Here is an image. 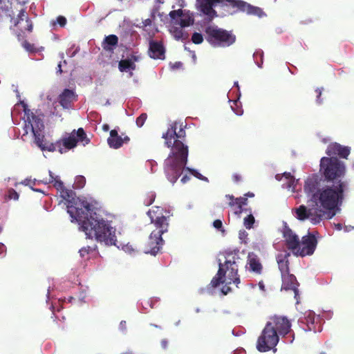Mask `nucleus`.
<instances>
[{
    "mask_svg": "<svg viewBox=\"0 0 354 354\" xmlns=\"http://www.w3.org/2000/svg\"><path fill=\"white\" fill-rule=\"evenodd\" d=\"M304 189L315 207L299 206L295 209L296 218L300 221L310 219L313 223H317L322 221L324 210H335L342 204L348 182L339 180L335 183L321 185L318 178L313 176L305 180Z\"/></svg>",
    "mask_w": 354,
    "mask_h": 354,
    "instance_id": "obj_1",
    "label": "nucleus"
},
{
    "mask_svg": "<svg viewBox=\"0 0 354 354\" xmlns=\"http://www.w3.org/2000/svg\"><path fill=\"white\" fill-rule=\"evenodd\" d=\"M21 106L24 112V131L25 135L31 133L35 138V144L42 150L48 151H59L64 153L75 148L80 142L84 141L86 138V133L82 128L73 130L71 133H65L62 138L56 143H50L47 145L43 143L44 138V124L42 118L35 115L28 109L27 104L21 101L17 106Z\"/></svg>",
    "mask_w": 354,
    "mask_h": 354,
    "instance_id": "obj_2",
    "label": "nucleus"
},
{
    "mask_svg": "<svg viewBox=\"0 0 354 354\" xmlns=\"http://www.w3.org/2000/svg\"><path fill=\"white\" fill-rule=\"evenodd\" d=\"M177 122L171 124L162 137L167 147L171 148L167 159L165 160V171L171 183H174L180 176L187 163L188 147L184 144L185 130L180 127L178 132Z\"/></svg>",
    "mask_w": 354,
    "mask_h": 354,
    "instance_id": "obj_3",
    "label": "nucleus"
},
{
    "mask_svg": "<svg viewBox=\"0 0 354 354\" xmlns=\"http://www.w3.org/2000/svg\"><path fill=\"white\" fill-rule=\"evenodd\" d=\"M48 173L50 178L48 183H54V186L60 192V197L62 198L60 203L66 206L67 213L71 216V221L78 224L79 230L84 232L87 239L88 237V202L86 198L81 199L76 197L73 190L64 188L59 176H54L51 171ZM45 183H47V181Z\"/></svg>",
    "mask_w": 354,
    "mask_h": 354,
    "instance_id": "obj_4",
    "label": "nucleus"
},
{
    "mask_svg": "<svg viewBox=\"0 0 354 354\" xmlns=\"http://www.w3.org/2000/svg\"><path fill=\"white\" fill-rule=\"evenodd\" d=\"M104 209L95 199L90 200V226L95 241L106 245H116L115 230L104 218Z\"/></svg>",
    "mask_w": 354,
    "mask_h": 354,
    "instance_id": "obj_5",
    "label": "nucleus"
},
{
    "mask_svg": "<svg viewBox=\"0 0 354 354\" xmlns=\"http://www.w3.org/2000/svg\"><path fill=\"white\" fill-rule=\"evenodd\" d=\"M243 263L240 257L239 250L225 251L224 253V261L218 260V270L209 283L211 287L216 288L220 284L235 283L238 285L241 282L239 275V266Z\"/></svg>",
    "mask_w": 354,
    "mask_h": 354,
    "instance_id": "obj_6",
    "label": "nucleus"
},
{
    "mask_svg": "<svg viewBox=\"0 0 354 354\" xmlns=\"http://www.w3.org/2000/svg\"><path fill=\"white\" fill-rule=\"evenodd\" d=\"M147 214L151 223L155 225L156 230L149 234L145 252L156 255L159 252L164 243L162 236L168 231L169 222L167 217L163 215L162 209L160 207H155L152 209H149Z\"/></svg>",
    "mask_w": 354,
    "mask_h": 354,
    "instance_id": "obj_7",
    "label": "nucleus"
},
{
    "mask_svg": "<svg viewBox=\"0 0 354 354\" xmlns=\"http://www.w3.org/2000/svg\"><path fill=\"white\" fill-rule=\"evenodd\" d=\"M199 4L201 11L207 15L209 20H212L216 16V11L214 10V6L217 3H221L226 1L227 6L235 8L236 12H245L248 15H256L258 17H263L266 13L263 10L259 7H255L248 2L242 0H197Z\"/></svg>",
    "mask_w": 354,
    "mask_h": 354,
    "instance_id": "obj_8",
    "label": "nucleus"
},
{
    "mask_svg": "<svg viewBox=\"0 0 354 354\" xmlns=\"http://www.w3.org/2000/svg\"><path fill=\"white\" fill-rule=\"evenodd\" d=\"M22 7L17 0H0V15L4 14L10 17L11 23L19 26L21 30L31 31L32 23Z\"/></svg>",
    "mask_w": 354,
    "mask_h": 354,
    "instance_id": "obj_9",
    "label": "nucleus"
},
{
    "mask_svg": "<svg viewBox=\"0 0 354 354\" xmlns=\"http://www.w3.org/2000/svg\"><path fill=\"white\" fill-rule=\"evenodd\" d=\"M320 172L328 183H335L345 175V163L335 156L322 157L320 160Z\"/></svg>",
    "mask_w": 354,
    "mask_h": 354,
    "instance_id": "obj_10",
    "label": "nucleus"
},
{
    "mask_svg": "<svg viewBox=\"0 0 354 354\" xmlns=\"http://www.w3.org/2000/svg\"><path fill=\"white\" fill-rule=\"evenodd\" d=\"M204 32L206 41L214 48H226L236 41V36L232 31L218 28L216 25L207 26Z\"/></svg>",
    "mask_w": 354,
    "mask_h": 354,
    "instance_id": "obj_11",
    "label": "nucleus"
},
{
    "mask_svg": "<svg viewBox=\"0 0 354 354\" xmlns=\"http://www.w3.org/2000/svg\"><path fill=\"white\" fill-rule=\"evenodd\" d=\"M279 342V334L274 326L272 319L268 322L257 342V348L260 352H266L274 348Z\"/></svg>",
    "mask_w": 354,
    "mask_h": 354,
    "instance_id": "obj_12",
    "label": "nucleus"
},
{
    "mask_svg": "<svg viewBox=\"0 0 354 354\" xmlns=\"http://www.w3.org/2000/svg\"><path fill=\"white\" fill-rule=\"evenodd\" d=\"M318 242L315 234L308 233L306 236L301 237V241L299 243L297 255L306 257V255L313 254L317 247Z\"/></svg>",
    "mask_w": 354,
    "mask_h": 354,
    "instance_id": "obj_13",
    "label": "nucleus"
},
{
    "mask_svg": "<svg viewBox=\"0 0 354 354\" xmlns=\"http://www.w3.org/2000/svg\"><path fill=\"white\" fill-rule=\"evenodd\" d=\"M283 238L286 241V247L288 250H292L294 254L297 255L298 248L299 245V237L292 232L287 224L284 225Z\"/></svg>",
    "mask_w": 354,
    "mask_h": 354,
    "instance_id": "obj_14",
    "label": "nucleus"
},
{
    "mask_svg": "<svg viewBox=\"0 0 354 354\" xmlns=\"http://www.w3.org/2000/svg\"><path fill=\"white\" fill-rule=\"evenodd\" d=\"M326 153L328 156H339L347 159L351 153V148L347 146H342L337 142L330 143L326 150Z\"/></svg>",
    "mask_w": 354,
    "mask_h": 354,
    "instance_id": "obj_15",
    "label": "nucleus"
},
{
    "mask_svg": "<svg viewBox=\"0 0 354 354\" xmlns=\"http://www.w3.org/2000/svg\"><path fill=\"white\" fill-rule=\"evenodd\" d=\"M272 319L278 335H286L290 331L291 324L286 317H277V315H275Z\"/></svg>",
    "mask_w": 354,
    "mask_h": 354,
    "instance_id": "obj_16",
    "label": "nucleus"
},
{
    "mask_svg": "<svg viewBox=\"0 0 354 354\" xmlns=\"http://www.w3.org/2000/svg\"><path fill=\"white\" fill-rule=\"evenodd\" d=\"M298 286L299 283L295 275L290 274L289 271L282 277L281 288L286 290H293L295 297H297L299 294Z\"/></svg>",
    "mask_w": 354,
    "mask_h": 354,
    "instance_id": "obj_17",
    "label": "nucleus"
},
{
    "mask_svg": "<svg viewBox=\"0 0 354 354\" xmlns=\"http://www.w3.org/2000/svg\"><path fill=\"white\" fill-rule=\"evenodd\" d=\"M130 140L128 136L122 137L119 136L117 129H112L110 131L109 136L107 139V143L112 149H119L123 145V143H127Z\"/></svg>",
    "mask_w": 354,
    "mask_h": 354,
    "instance_id": "obj_18",
    "label": "nucleus"
},
{
    "mask_svg": "<svg viewBox=\"0 0 354 354\" xmlns=\"http://www.w3.org/2000/svg\"><path fill=\"white\" fill-rule=\"evenodd\" d=\"M149 56L152 59H164L165 57V48L162 41H149Z\"/></svg>",
    "mask_w": 354,
    "mask_h": 354,
    "instance_id": "obj_19",
    "label": "nucleus"
},
{
    "mask_svg": "<svg viewBox=\"0 0 354 354\" xmlns=\"http://www.w3.org/2000/svg\"><path fill=\"white\" fill-rule=\"evenodd\" d=\"M75 100L76 95L72 90L65 89L59 95V103L64 109H69Z\"/></svg>",
    "mask_w": 354,
    "mask_h": 354,
    "instance_id": "obj_20",
    "label": "nucleus"
},
{
    "mask_svg": "<svg viewBox=\"0 0 354 354\" xmlns=\"http://www.w3.org/2000/svg\"><path fill=\"white\" fill-rule=\"evenodd\" d=\"M118 44V38L115 35L106 36L102 42V47L106 51H113Z\"/></svg>",
    "mask_w": 354,
    "mask_h": 354,
    "instance_id": "obj_21",
    "label": "nucleus"
},
{
    "mask_svg": "<svg viewBox=\"0 0 354 354\" xmlns=\"http://www.w3.org/2000/svg\"><path fill=\"white\" fill-rule=\"evenodd\" d=\"M118 68L120 72H127L128 70H135L136 65L130 59H123L119 62Z\"/></svg>",
    "mask_w": 354,
    "mask_h": 354,
    "instance_id": "obj_22",
    "label": "nucleus"
},
{
    "mask_svg": "<svg viewBox=\"0 0 354 354\" xmlns=\"http://www.w3.org/2000/svg\"><path fill=\"white\" fill-rule=\"evenodd\" d=\"M248 264L251 271L257 274H260L262 271V264L257 257H249Z\"/></svg>",
    "mask_w": 354,
    "mask_h": 354,
    "instance_id": "obj_23",
    "label": "nucleus"
},
{
    "mask_svg": "<svg viewBox=\"0 0 354 354\" xmlns=\"http://www.w3.org/2000/svg\"><path fill=\"white\" fill-rule=\"evenodd\" d=\"M287 257L288 254H286V256L281 259H278V266L281 270V278L284 277L286 273L289 272V261L288 260Z\"/></svg>",
    "mask_w": 354,
    "mask_h": 354,
    "instance_id": "obj_24",
    "label": "nucleus"
},
{
    "mask_svg": "<svg viewBox=\"0 0 354 354\" xmlns=\"http://www.w3.org/2000/svg\"><path fill=\"white\" fill-rule=\"evenodd\" d=\"M304 324H307V329L308 330L316 331V327L315 325V315L312 313H309L308 315H306L304 320L302 321Z\"/></svg>",
    "mask_w": 354,
    "mask_h": 354,
    "instance_id": "obj_25",
    "label": "nucleus"
},
{
    "mask_svg": "<svg viewBox=\"0 0 354 354\" xmlns=\"http://www.w3.org/2000/svg\"><path fill=\"white\" fill-rule=\"evenodd\" d=\"M171 34L176 39H186L187 35H185L181 26L178 27H171L170 30Z\"/></svg>",
    "mask_w": 354,
    "mask_h": 354,
    "instance_id": "obj_26",
    "label": "nucleus"
},
{
    "mask_svg": "<svg viewBox=\"0 0 354 354\" xmlns=\"http://www.w3.org/2000/svg\"><path fill=\"white\" fill-rule=\"evenodd\" d=\"M66 18L64 16H58L55 19H53L50 22V26L53 30H55L57 26L64 27L66 24Z\"/></svg>",
    "mask_w": 354,
    "mask_h": 354,
    "instance_id": "obj_27",
    "label": "nucleus"
},
{
    "mask_svg": "<svg viewBox=\"0 0 354 354\" xmlns=\"http://www.w3.org/2000/svg\"><path fill=\"white\" fill-rule=\"evenodd\" d=\"M194 23V19L189 15H185L183 14L182 17L179 19L178 22H176L178 26H181L182 28L188 26Z\"/></svg>",
    "mask_w": 354,
    "mask_h": 354,
    "instance_id": "obj_28",
    "label": "nucleus"
},
{
    "mask_svg": "<svg viewBox=\"0 0 354 354\" xmlns=\"http://www.w3.org/2000/svg\"><path fill=\"white\" fill-rule=\"evenodd\" d=\"M182 9H178L177 10H173L169 12V17L174 25H177L176 22H179V19L182 17Z\"/></svg>",
    "mask_w": 354,
    "mask_h": 354,
    "instance_id": "obj_29",
    "label": "nucleus"
},
{
    "mask_svg": "<svg viewBox=\"0 0 354 354\" xmlns=\"http://www.w3.org/2000/svg\"><path fill=\"white\" fill-rule=\"evenodd\" d=\"M86 180L83 176H77L75 178L73 183V187L75 189H82L86 185Z\"/></svg>",
    "mask_w": 354,
    "mask_h": 354,
    "instance_id": "obj_30",
    "label": "nucleus"
},
{
    "mask_svg": "<svg viewBox=\"0 0 354 354\" xmlns=\"http://www.w3.org/2000/svg\"><path fill=\"white\" fill-rule=\"evenodd\" d=\"M247 201L248 198L247 197H245V196L238 197V198L235 199V204H236L239 207V210L236 213L240 214L242 212V211H243V206H244V205H246Z\"/></svg>",
    "mask_w": 354,
    "mask_h": 354,
    "instance_id": "obj_31",
    "label": "nucleus"
},
{
    "mask_svg": "<svg viewBox=\"0 0 354 354\" xmlns=\"http://www.w3.org/2000/svg\"><path fill=\"white\" fill-rule=\"evenodd\" d=\"M254 223V217L252 214H248V216L245 217L243 219L244 226L250 230L252 228Z\"/></svg>",
    "mask_w": 354,
    "mask_h": 354,
    "instance_id": "obj_32",
    "label": "nucleus"
},
{
    "mask_svg": "<svg viewBox=\"0 0 354 354\" xmlns=\"http://www.w3.org/2000/svg\"><path fill=\"white\" fill-rule=\"evenodd\" d=\"M151 17V18L145 19L142 22V28H143L146 31H148V30H149V28H147L148 26H149L150 28V26H152L153 19L156 18L155 12H152Z\"/></svg>",
    "mask_w": 354,
    "mask_h": 354,
    "instance_id": "obj_33",
    "label": "nucleus"
},
{
    "mask_svg": "<svg viewBox=\"0 0 354 354\" xmlns=\"http://www.w3.org/2000/svg\"><path fill=\"white\" fill-rule=\"evenodd\" d=\"M192 41L194 44H201L204 41V36L201 32H195L192 35Z\"/></svg>",
    "mask_w": 354,
    "mask_h": 354,
    "instance_id": "obj_34",
    "label": "nucleus"
},
{
    "mask_svg": "<svg viewBox=\"0 0 354 354\" xmlns=\"http://www.w3.org/2000/svg\"><path fill=\"white\" fill-rule=\"evenodd\" d=\"M147 119V113H142L140 115L136 120V125L139 127L144 125L146 120Z\"/></svg>",
    "mask_w": 354,
    "mask_h": 354,
    "instance_id": "obj_35",
    "label": "nucleus"
},
{
    "mask_svg": "<svg viewBox=\"0 0 354 354\" xmlns=\"http://www.w3.org/2000/svg\"><path fill=\"white\" fill-rule=\"evenodd\" d=\"M156 200V194L155 193H149L147 197V198L144 201V203L147 206H150L154 201Z\"/></svg>",
    "mask_w": 354,
    "mask_h": 354,
    "instance_id": "obj_36",
    "label": "nucleus"
},
{
    "mask_svg": "<svg viewBox=\"0 0 354 354\" xmlns=\"http://www.w3.org/2000/svg\"><path fill=\"white\" fill-rule=\"evenodd\" d=\"M79 50L80 48L78 46L73 45V46H71L70 48L67 50L66 54L68 57H73L77 53Z\"/></svg>",
    "mask_w": 354,
    "mask_h": 354,
    "instance_id": "obj_37",
    "label": "nucleus"
},
{
    "mask_svg": "<svg viewBox=\"0 0 354 354\" xmlns=\"http://www.w3.org/2000/svg\"><path fill=\"white\" fill-rule=\"evenodd\" d=\"M187 169H188L189 171V172L192 174L193 176L198 178V179H201V180H208L207 177L201 175V174L199 173L198 171H197V170L190 169H189V167H187Z\"/></svg>",
    "mask_w": 354,
    "mask_h": 354,
    "instance_id": "obj_38",
    "label": "nucleus"
},
{
    "mask_svg": "<svg viewBox=\"0 0 354 354\" xmlns=\"http://www.w3.org/2000/svg\"><path fill=\"white\" fill-rule=\"evenodd\" d=\"M90 252H91V257H99V253L97 250V245L96 244L91 245H90Z\"/></svg>",
    "mask_w": 354,
    "mask_h": 354,
    "instance_id": "obj_39",
    "label": "nucleus"
},
{
    "mask_svg": "<svg viewBox=\"0 0 354 354\" xmlns=\"http://www.w3.org/2000/svg\"><path fill=\"white\" fill-rule=\"evenodd\" d=\"M8 198L10 199H13L15 201H17L19 199V194L15 189H10L8 190Z\"/></svg>",
    "mask_w": 354,
    "mask_h": 354,
    "instance_id": "obj_40",
    "label": "nucleus"
},
{
    "mask_svg": "<svg viewBox=\"0 0 354 354\" xmlns=\"http://www.w3.org/2000/svg\"><path fill=\"white\" fill-rule=\"evenodd\" d=\"M214 227L218 230H221L222 232H224L225 230L223 227V223L221 220L220 219H216L213 222Z\"/></svg>",
    "mask_w": 354,
    "mask_h": 354,
    "instance_id": "obj_41",
    "label": "nucleus"
},
{
    "mask_svg": "<svg viewBox=\"0 0 354 354\" xmlns=\"http://www.w3.org/2000/svg\"><path fill=\"white\" fill-rule=\"evenodd\" d=\"M87 295L86 292H82L80 294L78 301L82 303H86L87 301Z\"/></svg>",
    "mask_w": 354,
    "mask_h": 354,
    "instance_id": "obj_42",
    "label": "nucleus"
},
{
    "mask_svg": "<svg viewBox=\"0 0 354 354\" xmlns=\"http://www.w3.org/2000/svg\"><path fill=\"white\" fill-rule=\"evenodd\" d=\"M123 250H125L126 252H128L129 253H132V252H134L135 249H133V245L131 244H126L124 247H123Z\"/></svg>",
    "mask_w": 354,
    "mask_h": 354,
    "instance_id": "obj_43",
    "label": "nucleus"
},
{
    "mask_svg": "<svg viewBox=\"0 0 354 354\" xmlns=\"http://www.w3.org/2000/svg\"><path fill=\"white\" fill-rule=\"evenodd\" d=\"M80 257H84L88 254V249L86 248H82L79 250Z\"/></svg>",
    "mask_w": 354,
    "mask_h": 354,
    "instance_id": "obj_44",
    "label": "nucleus"
},
{
    "mask_svg": "<svg viewBox=\"0 0 354 354\" xmlns=\"http://www.w3.org/2000/svg\"><path fill=\"white\" fill-rule=\"evenodd\" d=\"M119 328L122 332L127 331V323L126 321H121L119 325Z\"/></svg>",
    "mask_w": 354,
    "mask_h": 354,
    "instance_id": "obj_45",
    "label": "nucleus"
},
{
    "mask_svg": "<svg viewBox=\"0 0 354 354\" xmlns=\"http://www.w3.org/2000/svg\"><path fill=\"white\" fill-rule=\"evenodd\" d=\"M66 60H64L63 62H60L58 65H57V73H62L63 72L62 68V66L63 65H66Z\"/></svg>",
    "mask_w": 354,
    "mask_h": 354,
    "instance_id": "obj_46",
    "label": "nucleus"
},
{
    "mask_svg": "<svg viewBox=\"0 0 354 354\" xmlns=\"http://www.w3.org/2000/svg\"><path fill=\"white\" fill-rule=\"evenodd\" d=\"M232 180L235 183H239V181H241L242 180V177L241 175H239V174H234L232 175Z\"/></svg>",
    "mask_w": 354,
    "mask_h": 354,
    "instance_id": "obj_47",
    "label": "nucleus"
},
{
    "mask_svg": "<svg viewBox=\"0 0 354 354\" xmlns=\"http://www.w3.org/2000/svg\"><path fill=\"white\" fill-rule=\"evenodd\" d=\"M23 46L28 51H32L33 50L32 45L26 42V41H25L23 44Z\"/></svg>",
    "mask_w": 354,
    "mask_h": 354,
    "instance_id": "obj_48",
    "label": "nucleus"
},
{
    "mask_svg": "<svg viewBox=\"0 0 354 354\" xmlns=\"http://www.w3.org/2000/svg\"><path fill=\"white\" fill-rule=\"evenodd\" d=\"M161 347L166 349L169 345V341L167 339H162L160 342Z\"/></svg>",
    "mask_w": 354,
    "mask_h": 354,
    "instance_id": "obj_49",
    "label": "nucleus"
},
{
    "mask_svg": "<svg viewBox=\"0 0 354 354\" xmlns=\"http://www.w3.org/2000/svg\"><path fill=\"white\" fill-rule=\"evenodd\" d=\"M226 196L230 200V202H229L230 206H233V205L236 204V199L234 198V197L233 196L227 195Z\"/></svg>",
    "mask_w": 354,
    "mask_h": 354,
    "instance_id": "obj_50",
    "label": "nucleus"
},
{
    "mask_svg": "<svg viewBox=\"0 0 354 354\" xmlns=\"http://www.w3.org/2000/svg\"><path fill=\"white\" fill-rule=\"evenodd\" d=\"M315 92L317 94V102L318 103H321L322 102V100H320V97H321V95H322V90L320 88H317V89H315Z\"/></svg>",
    "mask_w": 354,
    "mask_h": 354,
    "instance_id": "obj_51",
    "label": "nucleus"
},
{
    "mask_svg": "<svg viewBox=\"0 0 354 354\" xmlns=\"http://www.w3.org/2000/svg\"><path fill=\"white\" fill-rule=\"evenodd\" d=\"M6 251V247L3 243H0V255H4Z\"/></svg>",
    "mask_w": 354,
    "mask_h": 354,
    "instance_id": "obj_52",
    "label": "nucleus"
},
{
    "mask_svg": "<svg viewBox=\"0 0 354 354\" xmlns=\"http://www.w3.org/2000/svg\"><path fill=\"white\" fill-rule=\"evenodd\" d=\"M31 183H32L31 179L26 178L24 181L21 182V184L26 185V186H29L32 189V187H31V185H30Z\"/></svg>",
    "mask_w": 354,
    "mask_h": 354,
    "instance_id": "obj_53",
    "label": "nucleus"
},
{
    "mask_svg": "<svg viewBox=\"0 0 354 354\" xmlns=\"http://www.w3.org/2000/svg\"><path fill=\"white\" fill-rule=\"evenodd\" d=\"M133 63L136 62H139L140 56L136 55H131V58H129Z\"/></svg>",
    "mask_w": 354,
    "mask_h": 354,
    "instance_id": "obj_54",
    "label": "nucleus"
},
{
    "mask_svg": "<svg viewBox=\"0 0 354 354\" xmlns=\"http://www.w3.org/2000/svg\"><path fill=\"white\" fill-rule=\"evenodd\" d=\"M230 287H223L221 290V291L224 293V295H227L228 292H230Z\"/></svg>",
    "mask_w": 354,
    "mask_h": 354,
    "instance_id": "obj_55",
    "label": "nucleus"
},
{
    "mask_svg": "<svg viewBox=\"0 0 354 354\" xmlns=\"http://www.w3.org/2000/svg\"><path fill=\"white\" fill-rule=\"evenodd\" d=\"M189 179H190V178H189V176H183V177H182V178H181V181H182V183H187V180H189Z\"/></svg>",
    "mask_w": 354,
    "mask_h": 354,
    "instance_id": "obj_56",
    "label": "nucleus"
},
{
    "mask_svg": "<svg viewBox=\"0 0 354 354\" xmlns=\"http://www.w3.org/2000/svg\"><path fill=\"white\" fill-rule=\"evenodd\" d=\"M335 226L336 230H342V224H341V223L335 224Z\"/></svg>",
    "mask_w": 354,
    "mask_h": 354,
    "instance_id": "obj_57",
    "label": "nucleus"
},
{
    "mask_svg": "<svg viewBox=\"0 0 354 354\" xmlns=\"http://www.w3.org/2000/svg\"><path fill=\"white\" fill-rule=\"evenodd\" d=\"M259 288H260L261 290H265V286H264V284L262 283V281H260V282L259 283Z\"/></svg>",
    "mask_w": 354,
    "mask_h": 354,
    "instance_id": "obj_58",
    "label": "nucleus"
},
{
    "mask_svg": "<svg viewBox=\"0 0 354 354\" xmlns=\"http://www.w3.org/2000/svg\"><path fill=\"white\" fill-rule=\"evenodd\" d=\"M245 197H247V196L253 197V196H254V194L252 193V192H248V193L245 194Z\"/></svg>",
    "mask_w": 354,
    "mask_h": 354,
    "instance_id": "obj_59",
    "label": "nucleus"
},
{
    "mask_svg": "<svg viewBox=\"0 0 354 354\" xmlns=\"http://www.w3.org/2000/svg\"><path fill=\"white\" fill-rule=\"evenodd\" d=\"M32 189L35 192H41V190L39 189H34L33 187H32Z\"/></svg>",
    "mask_w": 354,
    "mask_h": 354,
    "instance_id": "obj_60",
    "label": "nucleus"
},
{
    "mask_svg": "<svg viewBox=\"0 0 354 354\" xmlns=\"http://www.w3.org/2000/svg\"><path fill=\"white\" fill-rule=\"evenodd\" d=\"M35 183H36V180H35V179H34L33 180H32V183H31V184H30V185H31V187H32V185H35Z\"/></svg>",
    "mask_w": 354,
    "mask_h": 354,
    "instance_id": "obj_61",
    "label": "nucleus"
},
{
    "mask_svg": "<svg viewBox=\"0 0 354 354\" xmlns=\"http://www.w3.org/2000/svg\"><path fill=\"white\" fill-rule=\"evenodd\" d=\"M285 174H286L287 178L292 177L290 173H288V174L286 173Z\"/></svg>",
    "mask_w": 354,
    "mask_h": 354,
    "instance_id": "obj_62",
    "label": "nucleus"
},
{
    "mask_svg": "<svg viewBox=\"0 0 354 354\" xmlns=\"http://www.w3.org/2000/svg\"><path fill=\"white\" fill-rule=\"evenodd\" d=\"M158 3H164V0H156Z\"/></svg>",
    "mask_w": 354,
    "mask_h": 354,
    "instance_id": "obj_63",
    "label": "nucleus"
},
{
    "mask_svg": "<svg viewBox=\"0 0 354 354\" xmlns=\"http://www.w3.org/2000/svg\"><path fill=\"white\" fill-rule=\"evenodd\" d=\"M59 56H60V57H61L62 59H63V58H64V53H60V54H59Z\"/></svg>",
    "mask_w": 354,
    "mask_h": 354,
    "instance_id": "obj_64",
    "label": "nucleus"
}]
</instances>
